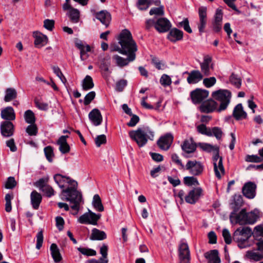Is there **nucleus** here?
<instances>
[{"label": "nucleus", "instance_id": "obj_1", "mask_svg": "<svg viewBox=\"0 0 263 263\" xmlns=\"http://www.w3.org/2000/svg\"><path fill=\"white\" fill-rule=\"evenodd\" d=\"M119 43L121 45V48L118 45L111 46L110 47L111 51H118L122 54L126 55L129 49L132 51H137V44L133 39L130 32L127 29H124L120 33Z\"/></svg>", "mask_w": 263, "mask_h": 263}, {"label": "nucleus", "instance_id": "obj_2", "mask_svg": "<svg viewBox=\"0 0 263 263\" xmlns=\"http://www.w3.org/2000/svg\"><path fill=\"white\" fill-rule=\"evenodd\" d=\"M71 186L63 189L61 198L63 200L69 201L72 205L71 208L76 211L74 214H77L80 210V205L83 202L82 195L77 190L78 183L76 185H70Z\"/></svg>", "mask_w": 263, "mask_h": 263}, {"label": "nucleus", "instance_id": "obj_3", "mask_svg": "<svg viewBox=\"0 0 263 263\" xmlns=\"http://www.w3.org/2000/svg\"><path fill=\"white\" fill-rule=\"evenodd\" d=\"M253 237L255 238L254 243L257 247V250L260 252H255L253 251H248L246 256L250 259L259 261L263 258V228L261 226H257L254 229Z\"/></svg>", "mask_w": 263, "mask_h": 263}, {"label": "nucleus", "instance_id": "obj_4", "mask_svg": "<svg viewBox=\"0 0 263 263\" xmlns=\"http://www.w3.org/2000/svg\"><path fill=\"white\" fill-rule=\"evenodd\" d=\"M251 229L248 227L238 228L233 234V239L240 249L247 248L252 245L249 239L254 235Z\"/></svg>", "mask_w": 263, "mask_h": 263}, {"label": "nucleus", "instance_id": "obj_5", "mask_svg": "<svg viewBox=\"0 0 263 263\" xmlns=\"http://www.w3.org/2000/svg\"><path fill=\"white\" fill-rule=\"evenodd\" d=\"M129 136L139 147H143L147 143L148 139L153 140L154 134L148 127L139 128L136 130L130 131Z\"/></svg>", "mask_w": 263, "mask_h": 263}, {"label": "nucleus", "instance_id": "obj_6", "mask_svg": "<svg viewBox=\"0 0 263 263\" xmlns=\"http://www.w3.org/2000/svg\"><path fill=\"white\" fill-rule=\"evenodd\" d=\"M213 98L219 102V106L217 109L218 112L224 110L230 103L232 94L230 90L227 89H219L212 93Z\"/></svg>", "mask_w": 263, "mask_h": 263}, {"label": "nucleus", "instance_id": "obj_7", "mask_svg": "<svg viewBox=\"0 0 263 263\" xmlns=\"http://www.w3.org/2000/svg\"><path fill=\"white\" fill-rule=\"evenodd\" d=\"M219 153L213 154L212 160L214 165V171L215 176L218 179H221L222 176L225 173L224 168L223 165L222 157L219 156Z\"/></svg>", "mask_w": 263, "mask_h": 263}, {"label": "nucleus", "instance_id": "obj_8", "mask_svg": "<svg viewBox=\"0 0 263 263\" xmlns=\"http://www.w3.org/2000/svg\"><path fill=\"white\" fill-rule=\"evenodd\" d=\"M179 258L180 263L190 262V252L188 245L184 240L180 242L178 247Z\"/></svg>", "mask_w": 263, "mask_h": 263}, {"label": "nucleus", "instance_id": "obj_9", "mask_svg": "<svg viewBox=\"0 0 263 263\" xmlns=\"http://www.w3.org/2000/svg\"><path fill=\"white\" fill-rule=\"evenodd\" d=\"M185 168L189 171L191 174L194 176H199L203 171L204 166L200 161L189 160L187 162Z\"/></svg>", "mask_w": 263, "mask_h": 263}, {"label": "nucleus", "instance_id": "obj_10", "mask_svg": "<svg viewBox=\"0 0 263 263\" xmlns=\"http://www.w3.org/2000/svg\"><path fill=\"white\" fill-rule=\"evenodd\" d=\"M100 217L101 214H96L89 210L88 212L84 213L79 218L78 222L82 224L96 225Z\"/></svg>", "mask_w": 263, "mask_h": 263}, {"label": "nucleus", "instance_id": "obj_11", "mask_svg": "<svg viewBox=\"0 0 263 263\" xmlns=\"http://www.w3.org/2000/svg\"><path fill=\"white\" fill-rule=\"evenodd\" d=\"M136 51L129 50L127 52L128 57L126 59L116 54L112 57V59L115 61L117 66L122 67L127 65L130 62L134 61L135 60Z\"/></svg>", "mask_w": 263, "mask_h": 263}, {"label": "nucleus", "instance_id": "obj_12", "mask_svg": "<svg viewBox=\"0 0 263 263\" xmlns=\"http://www.w3.org/2000/svg\"><path fill=\"white\" fill-rule=\"evenodd\" d=\"M209 93L207 90L197 88L191 91L190 95L193 103L199 104L208 97Z\"/></svg>", "mask_w": 263, "mask_h": 263}, {"label": "nucleus", "instance_id": "obj_13", "mask_svg": "<svg viewBox=\"0 0 263 263\" xmlns=\"http://www.w3.org/2000/svg\"><path fill=\"white\" fill-rule=\"evenodd\" d=\"M256 184L251 181L245 183L242 188V193L246 198L252 199L256 196Z\"/></svg>", "mask_w": 263, "mask_h": 263}, {"label": "nucleus", "instance_id": "obj_14", "mask_svg": "<svg viewBox=\"0 0 263 263\" xmlns=\"http://www.w3.org/2000/svg\"><path fill=\"white\" fill-rule=\"evenodd\" d=\"M1 133L4 137L8 138L14 134V126L10 121H3L0 126Z\"/></svg>", "mask_w": 263, "mask_h": 263}, {"label": "nucleus", "instance_id": "obj_15", "mask_svg": "<svg viewBox=\"0 0 263 263\" xmlns=\"http://www.w3.org/2000/svg\"><path fill=\"white\" fill-rule=\"evenodd\" d=\"M246 209H242L238 213L234 210L230 215V219L232 222L233 220H235V223H239L240 225L246 224Z\"/></svg>", "mask_w": 263, "mask_h": 263}, {"label": "nucleus", "instance_id": "obj_16", "mask_svg": "<svg viewBox=\"0 0 263 263\" xmlns=\"http://www.w3.org/2000/svg\"><path fill=\"white\" fill-rule=\"evenodd\" d=\"M212 62V58L207 55L204 57L203 61L200 63L201 73L204 76H209L211 74V69H213Z\"/></svg>", "mask_w": 263, "mask_h": 263}, {"label": "nucleus", "instance_id": "obj_17", "mask_svg": "<svg viewBox=\"0 0 263 263\" xmlns=\"http://www.w3.org/2000/svg\"><path fill=\"white\" fill-rule=\"evenodd\" d=\"M171 27L170 22L166 18L161 17L156 20L155 28L159 32H165L170 29Z\"/></svg>", "mask_w": 263, "mask_h": 263}, {"label": "nucleus", "instance_id": "obj_18", "mask_svg": "<svg viewBox=\"0 0 263 263\" xmlns=\"http://www.w3.org/2000/svg\"><path fill=\"white\" fill-rule=\"evenodd\" d=\"M173 141V136L171 134H166L161 137L157 141L159 147L163 150L169 149Z\"/></svg>", "mask_w": 263, "mask_h": 263}, {"label": "nucleus", "instance_id": "obj_19", "mask_svg": "<svg viewBox=\"0 0 263 263\" xmlns=\"http://www.w3.org/2000/svg\"><path fill=\"white\" fill-rule=\"evenodd\" d=\"M54 180L61 189L65 186V183H67L70 185H76L77 184L76 181L70 179L68 177H66L59 174H55L54 176Z\"/></svg>", "mask_w": 263, "mask_h": 263}, {"label": "nucleus", "instance_id": "obj_20", "mask_svg": "<svg viewBox=\"0 0 263 263\" xmlns=\"http://www.w3.org/2000/svg\"><path fill=\"white\" fill-rule=\"evenodd\" d=\"M202 190L200 187L194 188L185 196V201L190 204H194L202 195Z\"/></svg>", "mask_w": 263, "mask_h": 263}, {"label": "nucleus", "instance_id": "obj_21", "mask_svg": "<svg viewBox=\"0 0 263 263\" xmlns=\"http://www.w3.org/2000/svg\"><path fill=\"white\" fill-rule=\"evenodd\" d=\"M183 74H187V82L189 84H196L202 80L203 74L199 70H193L190 72L185 71Z\"/></svg>", "mask_w": 263, "mask_h": 263}, {"label": "nucleus", "instance_id": "obj_22", "mask_svg": "<svg viewBox=\"0 0 263 263\" xmlns=\"http://www.w3.org/2000/svg\"><path fill=\"white\" fill-rule=\"evenodd\" d=\"M88 118L91 123L96 126L100 125L103 118L100 111L97 108L93 109L88 114Z\"/></svg>", "mask_w": 263, "mask_h": 263}, {"label": "nucleus", "instance_id": "obj_23", "mask_svg": "<svg viewBox=\"0 0 263 263\" xmlns=\"http://www.w3.org/2000/svg\"><path fill=\"white\" fill-rule=\"evenodd\" d=\"M217 102L214 100L210 99L201 104L200 110L203 112L210 113L215 110L217 108Z\"/></svg>", "mask_w": 263, "mask_h": 263}, {"label": "nucleus", "instance_id": "obj_24", "mask_svg": "<svg viewBox=\"0 0 263 263\" xmlns=\"http://www.w3.org/2000/svg\"><path fill=\"white\" fill-rule=\"evenodd\" d=\"M96 18L107 28L110 23L111 17L110 13L106 10H102L96 14Z\"/></svg>", "mask_w": 263, "mask_h": 263}, {"label": "nucleus", "instance_id": "obj_25", "mask_svg": "<svg viewBox=\"0 0 263 263\" xmlns=\"http://www.w3.org/2000/svg\"><path fill=\"white\" fill-rule=\"evenodd\" d=\"M1 118L5 120V121L14 120L15 119V113L13 108L11 106L6 107L2 109L1 112Z\"/></svg>", "mask_w": 263, "mask_h": 263}, {"label": "nucleus", "instance_id": "obj_26", "mask_svg": "<svg viewBox=\"0 0 263 263\" xmlns=\"http://www.w3.org/2000/svg\"><path fill=\"white\" fill-rule=\"evenodd\" d=\"M183 35V32L182 31L174 28L170 31L167 34V38L171 42L175 43L178 41H180L182 39Z\"/></svg>", "mask_w": 263, "mask_h": 263}, {"label": "nucleus", "instance_id": "obj_27", "mask_svg": "<svg viewBox=\"0 0 263 263\" xmlns=\"http://www.w3.org/2000/svg\"><path fill=\"white\" fill-rule=\"evenodd\" d=\"M232 115L236 120L245 119L247 117V114L243 110L242 105L241 103H239L235 106Z\"/></svg>", "mask_w": 263, "mask_h": 263}, {"label": "nucleus", "instance_id": "obj_28", "mask_svg": "<svg viewBox=\"0 0 263 263\" xmlns=\"http://www.w3.org/2000/svg\"><path fill=\"white\" fill-rule=\"evenodd\" d=\"M68 136H62L57 141V144L59 146V150L61 153L64 154L69 152L70 146L67 142Z\"/></svg>", "mask_w": 263, "mask_h": 263}, {"label": "nucleus", "instance_id": "obj_29", "mask_svg": "<svg viewBox=\"0 0 263 263\" xmlns=\"http://www.w3.org/2000/svg\"><path fill=\"white\" fill-rule=\"evenodd\" d=\"M34 40V45L37 48H41L45 45L48 41L46 35L43 34L39 32H34L33 33Z\"/></svg>", "mask_w": 263, "mask_h": 263}, {"label": "nucleus", "instance_id": "obj_30", "mask_svg": "<svg viewBox=\"0 0 263 263\" xmlns=\"http://www.w3.org/2000/svg\"><path fill=\"white\" fill-rule=\"evenodd\" d=\"M204 256L208 259V263H220L219 253L217 250H212L204 253Z\"/></svg>", "mask_w": 263, "mask_h": 263}, {"label": "nucleus", "instance_id": "obj_31", "mask_svg": "<svg viewBox=\"0 0 263 263\" xmlns=\"http://www.w3.org/2000/svg\"><path fill=\"white\" fill-rule=\"evenodd\" d=\"M182 149L187 154L194 153L196 149V145L194 142L192 138L185 140L181 145Z\"/></svg>", "mask_w": 263, "mask_h": 263}, {"label": "nucleus", "instance_id": "obj_32", "mask_svg": "<svg viewBox=\"0 0 263 263\" xmlns=\"http://www.w3.org/2000/svg\"><path fill=\"white\" fill-rule=\"evenodd\" d=\"M259 218V211L257 209L247 212L246 211V224H254Z\"/></svg>", "mask_w": 263, "mask_h": 263}, {"label": "nucleus", "instance_id": "obj_33", "mask_svg": "<svg viewBox=\"0 0 263 263\" xmlns=\"http://www.w3.org/2000/svg\"><path fill=\"white\" fill-rule=\"evenodd\" d=\"M30 199L33 208L37 210L42 199L41 195L36 191H33L30 194Z\"/></svg>", "mask_w": 263, "mask_h": 263}, {"label": "nucleus", "instance_id": "obj_34", "mask_svg": "<svg viewBox=\"0 0 263 263\" xmlns=\"http://www.w3.org/2000/svg\"><path fill=\"white\" fill-rule=\"evenodd\" d=\"M52 257L55 262H59L62 259L59 249L55 243H52L50 248Z\"/></svg>", "mask_w": 263, "mask_h": 263}, {"label": "nucleus", "instance_id": "obj_35", "mask_svg": "<svg viewBox=\"0 0 263 263\" xmlns=\"http://www.w3.org/2000/svg\"><path fill=\"white\" fill-rule=\"evenodd\" d=\"M106 238V233L102 231L93 228L90 236L91 240H103Z\"/></svg>", "mask_w": 263, "mask_h": 263}, {"label": "nucleus", "instance_id": "obj_36", "mask_svg": "<svg viewBox=\"0 0 263 263\" xmlns=\"http://www.w3.org/2000/svg\"><path fill=\"white\" fill-rule=\"evenodd\" d=\"M82 87L83 90H88L94 87L92 78L87 75L82 82Z\"/></svg>", "mask_w": 263, "mask_h": 263}, {"label": "nucleus", "instance_id": "obj_37", "mask_svg": "<svg viewBox=\"0 0 263 263\" xmlns=\"http://www.w3.org/2000/svg\"><path fill=\"white\" fill-rule=\"evenodd\" d=\"M17 97L16 90L13 88H8L5 91L4 101L6 102H10Z\"/></svg>", "mask_w": 263, "mask_h": 263}, {"label": "nucleus", "instance_id": "obj_38", "mask_svg": "<svg viewBox=\"0 0 263 263\" xmlns=\"http://www.w3.org/2000/svg\"><path fill=\"white\" fill-rule=\"evenodd\" d=\"M200 148L208 153L213 152L214 154H217V153H219V148L217 145H213L208 143H200Z\"/></svg>", "mask_w": 263, "mask_h": 263}, {"label": "nucleus", "instance_id": "obj_39", "mask_svg": "<svg viewBox=\"0 0 263 263\" xmlns=\"http://www.w3.org/2000/svg\"><path fill=\"white\" fill-rule=\"evenodd\" d=\"M70 21L73 23H77L80 20V13L78 9L71 8L68 12Z\"/></svg>", "mask_w": 263, "mask_h": 263}, {"label": "nucleus", "instance_id": "obj_40", "mask_svg": "<svg viewBox=\"0 0 263 263\" xmlns=\"http://www.w3.org/2000/svg\"><path fill=\"white\" fill-rule=\"evenodd\" d=\"M92 205L97 211L99 212H102L104 211V207L102 203L101 199L99 195L98 194H96L93 196Z\"/></svg>", "mask_w": 263, "mask_h": 263}, {"label": "nucleus", "instance_id": "obj_41", "mask_svg": "<svg viewBox=\"0 0 263 263\" xmlns=\"http://www.w3.org/2000/svg\"><path fill=\"white\" fill-rule=\"evenodd\" d=\"M24 117L25 122L30 124H34L35 117L34 112L30 109L27 110L24 112Z\"/></svg>", "mask_w": 263, "mask_h": 263}, {"label": "nucleus", "instance_id": "obj_42", "mask_svg": "<svg viewBox=\"0 0 263 263\" xmlns=\"http://www.w3.org/2000/svg\"><path fill=\"white\" fill-rule=\"evenodd\" d=\"M230 83L237 88H239L241 85V79L237 74L232 73L229 77Z\"/></svg>", "mask_w": 263, "mask_h": 263}, {"label": "nucleus", "instance_id": "obj_43", "mask_svg": "<svg viewBox=\"0 0 263 263\" xmlns=\"http://www.w3.org/2000/svg\"><path fill=\"white\" fill-rule=\"evenodd\" d=\"M108 252V246L103 244L100 248V253L102 255L101 257L98 260L100 263H108V260L107 258Z\"/></svg>", "mask_w": 263, "mask_h": 263}, {"label": "nucleus", "instance_id": "obj_44", "mask_svg": "<svg viewBox=\"0 0 263 263\" xmlns=\"http://www.w3.org/2000/svg\"><path fill=\"white\" fill-rule=\"evenodd\" d=\"M152 1L153 0H138L136 5L140 10H146L152 5Z\"/></svg>", "mask_w": 263, "mask_h": 263}, {"label": "nucleus", "instance_id": "obj_45", "mask_svg": "<svg viewBox=\"0 0 263 263\" xmlns=\"http://www.w3.org/2000/svg\"><path fill=\"white\" fill-rule=\"evenodd\" d=\"M77 249L83 255L87 256H95L97 254L96 251L92 249L79 247Z\"/></svg>", "mask_w": 263, "mask_h": 263}, {"label": "nucleus", "instance_id": "obj_46", "mask_svg": "<svg viewBox=\"0 0 263 263\" xmlns=\"http://www.w3.org/2000/svg\"><path fill=\"white\" fill-rule=\"evenodd\" d=\"M164 8L163 6H160L157 8H152L151 9L149 13L151 15L163 16L164 15Z\"/></svg>", "mask_w": 263, "mask_h": 263}, {"label": "nucleus", "instance_id": "obj_47", "mask_svg": "<svg viewBox=\"0 0 263 263\" xmlns=\"http://www.w3.org/2000/svg\"><path fill=\"white\" fill-rule=\"evenodd\" d=\"M210 132L211 133V136H214L217 140H220L222 136V132L220 128L218 127H214L212 128H210Z\"/></svg>", "mask_w": 263, "mask_h": 263}, {"label": "nucleus", "instance_id": "obj_48", "mask_svg": "<svg viewBox=\"0 0 263 263\" xmlns=\"http://www.w3.org/2000/svg\"><path fill=\"white\" fill-rule=\"evenodd\" d=\"M13 195L12 194H7L5 196V210L7 212H10L11 211V200L13 199Z\"/></svg>", "mask_w": 263, "mask_h": 263}, {"label": "nucleus", "instance_id": "obj_49", "mask_svg": "<svg viewBox=\"0 0 263 263\" xmlns=\"http://www.w3.org/2000/svg\"><path fill=\"white\" fill-rule=\"evenodd\" d=\"M183 182L185 185H187L188 186H191L193 185H198L199 184L197 178L193 176H186L184 177Z\"/></svg>", "mask_w": 263, "mask_h": 263}, {"label": "nucleus", "instance_id": "obj_50", "mask_svg": "<svg viewBox=\"0 0 263 263\" xmlns=\"http://www.w3.org/2000/svg\"><path fill=\"white\" fill-rule=\"evenodd\" d=\"M44 153L45 156L50 162H51L53 160V157L54 156L53 149L51 146H48L44 148Z\"/></svg>", "mask_w": 263, "mask_h": 263}, {"label": "nucleus", "instance_id": "obj_51", "mask_svg": "<svg viewBox=\"0 0 263 263\" xmlns=\"http://www.w3.org/2000/svg\"><path fill=\"white\" fill-rule=\"evenodd\" d=\"M210 129V128H207L203 124H200L197 126V130L198 133L207 136H211V135Z\"/></svg>", "mask_w": 263, "mask_h": 263}, {"label": "nucleus", "instance_id": "obj_52", "mask_svg": "<svg viewBox=\"0 0 263 263\" xmlns=\"http://www.w3.org/2000/svg\"><path fill=\"white\" fill-rule=\"evenodd\" d=\"M52 68L53 71V72L57 75V77H58L60 78L62 83L65 84L67 82L66 79L62 73L59 67L58 66H54L52 67Z\"/></svg>", "mask_w": 263, "mask_h": 263}, {"label": "nucleus", "instance_id": "obj_53", "mask_svg": "<svg viewBox=\"0 0 263 263\" xmlns=\"http://www.w3.org/2000/svg\"><path fill=\"white\" fill-rule=\"evenodd\" d=\"M216 83V79L215 77L204 78L203 80V84L206 88H210L214 86Z\"/></svg>", "mask_w": 263, "mask_h": 263}, {"label": "nucleus", "instance_id": "obj_54", "mask_svg": "<svg viewBox=\"0 0 263 263\" xmlns=\"http://www.w3.org/2000/svg\"><path fill=\"white\" fill-rule=\"evenodd\" d=\"M160 83L163 86H169L172 83L171 79L167 74H163L160 79Z\"/></svg>", "mask_w": 263, "mask_h": 263}, {"label": "nucleus", "instance_id": "obj_55", "mask_svg": "<svg viewBox=\"0 0 263 263\" xmlns=\"http://www.w3.org/2000/svg\"><path fill=\"white\" fill-rule=\"evenodd\" d=\"M96 92L93 91L88 93L84 98V104L85 105H89L90 102L95 99Z\"/></svg>", "mask_w": 263, "mask_h": 263}, {"label": "nucleus", "instance_id": "obj_56", "mask_svg": "<svg viewBox=\"0 0 263 263\" xmlns=\"http://www.w3.org/2000/svg\"><path fill=\"white\" fill-rule=\"evenodd\" d=\"M127 82L126 80H120L116 83V90L119 92L122 91L125 87L127 85Z\"/></svg>", "mask_w": 263, "mask_h": 263}, {"label": "nucleus", "instance_id": "obj_57", "mask_svg": "<svg viewBox=\"0 0 263 263\" xmlns=\"http://www.w3.org/2000/svg\"><path fill=\"white\" fill-rule=\"evenodd\" d=\"M179 26L183 27L184 30L189 33L192 32V30L190 26L189 22L187 18H184L182 22H180Z\"/></svg>", "mask_w": 263, "mask_h": 263}, {"label": "nucleus", "instance_id": "obj_58", "mask_svg": "<svg viewBox=\"0 0 263 263\" xmlns=\"http://www.w3.org/2000/svg\"><path fill=\"white\" fill-rule=\"evenodd\" d=\"M246 161L247 162L258 163L260 162L263 160V159L261 157H259L257 155H247L246 157Z\"/></svg>", "mask_w": 263, "mask_h": 263}, {"label": "nucleus", "instance_id": "obj_59", "mask_svg": "<svg viewBox=\"0 0 263 263\" xmlns=\"http://www.w3.org/2000/svg\"><path fill=\"white\" fill-rule=\"evenodd\" d=\"M26 131L30 136H35L37 133V128L35 124H30L27 126Z\"/></svg>", "mask_w": 263, "mask_h": 263}, {"label": "nucleus", "instance_id": "obj_60", "mask_svg": "<svg viewBox=\"0 0 263 263\" xmlns=\"http://www.w3.org/2000/svg\"><path fill=\"white\" fill-rule=\"evenodd\" d=\"M152 63L155 67L158 70L163 69L164 67V64H163L158 58L153 57L152 59Z\"/></svg>", "mask_w": 263, "mask_h": 263}, {"label": "nucleus", "instance_id": "obj_61", "mask_svg": "<svg viewBox=\"0 0 263 263\" xmlns=\"http://www.w3.org/2000/svg\"><path fill=\"white\" fill-rule=\"evenodd\" d=\"M16 185V182L13 177H9L5 183V187L8 189H13Z\"/></svg>", "mask_w": 263, "mask_h": 263}, {"label": "nucleus", "instance_id": "obj_62", "mask_svg": "<svg viewBox=\"0 0 263 263\" xmlns=\"http://www.w3.org/2000/svg\"><path fill=\"white\" fill-rule=\"evenodd\" d=\"M34 103L36 107L42 110H46L48 109V105L47 103L41 102L39 99H35Z\"/></svg>", "mask_w": 263, "mask_h": 263}, {"label": "nucleus", "instance_id": "obj_63", "mask_svg": "<svg viewBox=\"0 0 263 263\" xmlns=\"http://www.w3.org/2000/svg\"><path fill=\"white\" fill-rule=\"evenodd\" d=\"M95 143L97 147H100L101 144H105L106 142V137L105 135L98 136L95 138Z\"/></svg>", "mask_w": 263, "mask_h": 263}, {"label": "nucleus", "instance_id": "obj_64", "mask_svg": "<svg viewBox=\"0 0 263 263\" xmlns=\"http://www.w3.org/2000/svg\"><path fill=\"white\" fill-rule=\"evenodd\" d=\"M48 179L41 178L34 183V185L41 191L46 185Z\"/></svg>", "mask_w": 263, "mask_h": 263}]
</instances>
